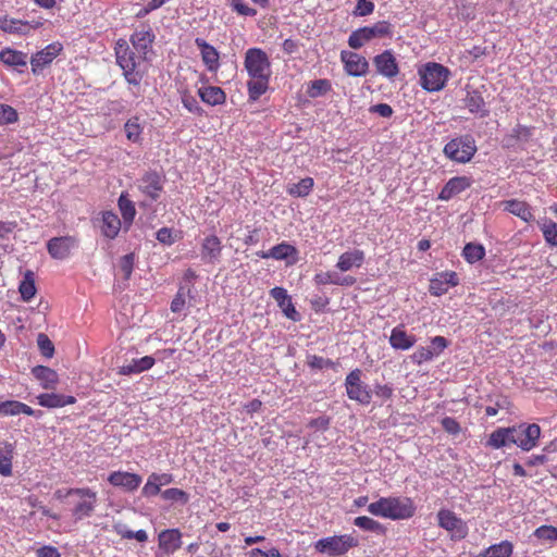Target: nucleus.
Instances as JSON below:
<instances>
[{"label":"nucleus","mask_w":557,"mask_h":557,"mask_svg":"<svg viewBox=\"0 0 557 557\" xmlns=\"http://www.w3.org/2000/svg\"><path fill=\"white\" fill-rule=\"evenodd\" d=\"M368 511L376 517L391 520H405L416 512L411 498L401 496L381 497L368 506Z\"/></svg>","instance_id":"nucleus-1"},{"label":"nucleus","mask_w":557,"mask_h":557,"mask_svg":"<svg viewBox=\"0 0 557 557\" xmlns=\"http://www.w3.org/2000/svg\"><path fill=\"white\" fill-rule=\"evenodd\" d=\"M114 50L116 63L122 69L125 81L129 85L138 86L144 77V74L138 70L143 57L136 54L125 39H119Z\"/></svg>","instance_id":"nucleus-2"},{"label":"nucleus","mask_w":557,"mask_h":557,"mask_svg":"<svg viewBox=\"0 0 557 557\" xmlns=\"http://www.w3.org/2000/svg\"><path fill=\"white\" fill-rule=\"evenodd\" d=\"M418 74L421 87L429 92H435L445 87L450 71L440 63L428 62L419 69Z\"/></svg>","instance_id":"nucleus-3"},{"label":"nucleus","mask_w":557,"mask_h":557,"mask_svg":"<svg viewBox=\"0 0 557 557\" xmlns=\"http://www.w3.org/2000/svg\"><path fill=\"white\" fill-rule=\"evenodd\" d=\"M478 148L472 135H461L449 140L443 149L445 157L457 163H467L475 154Z\"/></svg>","instance_id":"nucleus-4"},{"label":"nucleus","mask_w":557,"mask_h":557,"mask_svg":"<svg viewBox=\"0 0 557 557\" xmlns=\"http://www.w3.org/2000/svg\"><path fill=\"white\" fill-rule=\"evenodd\" d=\"M358 545L359 541L352 534H342L318 540L314 549L330 557H339Z\"/></svg>","instance_id":"nucleus-5"},{"label":"nucleus","mask_w":557,"mask_h":557,"mask_svg":"<svg viewBox=\"0 0 557 557\" xmlns=\"http://www.w3.org/2000/svg\"><path fill=\"white\" fill-rule=\"evenodd\" d=\"M393 26L387 21H380L372 26H364L354 30L348 37V45L352 49H360L374 38L392 37Z\"/></svg>","instance_id":"nucleus-6"},{"label":"nucleus","mask_w":557,"mask_h":557,"mask_svg":"<svg viewBox=\"0 0 557 557\" xmlns=\"http://www.w3.org/2000/svg\"><path fill=\"white\" fill-rule=\"evenodd\" d=\"M361 376L362 371L360 369L350 371L345 379V388L350 400L367 406L372 400V389L361 380Z\"/></svg>","instance_id":"nucleus-7"},{"label":"nucleus","mask_w":557,"mask_h":557,"mask_svg":"<svg viewBox=\"0 0 557 557\" xmlns=\"http://www.w3.org/2000/svg\"><path fill=\"white\" fill-rule=\"evenodd\" d=\"M244 66L249 77L271 76V62L260 48H249L245 53Z\"/></svg>","instance_id":"nucleus-8"},{"label":"nucleus","mask_w":557,"mask_h":557,"mask_svg":"<svg viewBox=\"0 0 557 557\" xmlns=\"http://www.w3.org/2000/svg\"><path fill=\"white\" fill-rule=\"evenodd\" d=\"M76 495L79 500L72 509V515L76 520H83L92 515L97 505V493L88 487L69 488L65 496Z\"/></svg>","instance_id":"nucleus-9"},{"label":"nucleus","mask_w":557,"mask_h":557,"mask_svg":"<svg viewBox=\"0 0 557 557\" xmlns=\"http://www.w3.org/2000/svg\"><path fill=\"white\" fill-rule=\"evenodd\" d=\"M437 523L442 529L450 532L453 539L462 540L468 535L466 522L449 509L443 508L437 512Z\"/></svg>","instance_id":"nucleus-10"},{"label":"nucleus","mask_w":557,"mask_h":557,"mask_svg":"<svg viewBox=\"0 0 557 557\" xmlns=\"http://www.w3.org/2000/svg\"><path fill=\"white\" fill-rule=\"evenodd\" d=\"M256 255L261 259L285 261L287 265H294L298 261L297 248L287 242H282L267 251H258Z\"/></svg>","instance_id":"nucleus-11"},{"label":"nucleus","mask_w":557,"mask_h":557,"mask_svg":"<svg viewBox=\"0 0 557 557\" xmlns=\"http://www.w3.org/2000/svg\"><path fill=\"white\" fill-rule=\"evenodd\" d=\"M62 45L59 42H52L46 46L42 50L36 52L30 58L32 72L35 75L40 74L45 67L50 65L52 61L60 54L62 51Z\"/></svg>","instance_id":"nucleus-12"},{"label":"nucleus","mask_w":557,"mask_h":557,"mask_svg":"<svg viewBox=\"0 0 557 557\" xmlns=\"http://www.w3.org/2000/svg\"><path fill=\"white\" fill-rule=\"evenodd\" d=\"M137 187L144 195L156 201L163 189V180L158 172L149 171L137 181Z\"/></svg>","instance_id":"nucleus-13"},{"label":"nucleus","mask_w":557,"mask_h":557,"mask_svg":"<svg viewBox=\"0 0 557 557\" xmlns=\"http://www.w3.org/2000/svg\"><path fill=\"white\" fill-rule=\"evenodd\" d=\"M517 446L524 451L533 449L541 436V428L536 423H521L517 425Z\"/></svg>","instance_id":"nucleus-14"},{"label":"nucleus","mask_w":557,"mask_h":557,"mask_svg":"<svg viewBox=\"0 0 557 557\" xmlns=\"http://www.w3.org/2000/svg\"><path fill=\"white\" fill-rule=\"evenodd\" d=\"M373 65L377 74L393 79L399 74V66L392 50H384L373 58Z\"/></svg>","instance_id":"nucleus-15"},{"label":"nucleus","mask_w":557,"mask_h":557,"mask_svg":"<svg viewBox=\"0 0 557 557\" xmlns=\"http://www.w3.org/2000/svg\"><path fill=\"white\" fill-rule=\"evenodd\" d=\"M341 60L344 63L346 73L350 76L360 77L368 73L369 62L364 57L356 52L343 50L341 52Z\"/></svg>","instance_id":"nucleus-16"},{"label":"nucleus","mask_w":557,"mask_h":557,"mask_svg":"<svg viewBox=\"0 0 557 557\" xmlns=\"http://www.w3.org/2000/svg\"><path fill=\"white\" fill-rule=\"evenodd\" d=\"M456 285H458V277L456 272H440L430 280L429 290L433 296H442L446 294L450 287Z\"/></svg>","instance_id":"nucleus-17"},{"label":"nucleus","mask_w":557,"mask_h":557,"mask_svg":"<svg viewBox=\"0 0 557 557\" xmlns=\"http://www.w3.org/2000/svg\"><path fill=\"white\" fill-rule=\"evenodd\" d=\"M270 295L277 302V306L282 309L286 318L294 322L300 320V313L296 310L292 298L285 288L278 286L273 287L270 290Z\"/></svg>","instance_id":"nucleus-18"},{"label":"nucleus","mask_w":557,"mask_h":557,"mask_svg":"<svg viewBox=\"0 0 557 557\" xmlns=\"http://www.w3.org/2000/svg\"><path fill=\"white\" fill-rule=\"evenodd\" d=\"M141 476L137 473L114 471L108 476V482L116 487H122L126 492L136 491L141 484Z\"/></svg>","instance_id":"nucleus-19"},{"label":"nucleus","mask_w":557,"mask_h":557,"mask_svg":"<svg viewBox=\"0 0 557 557\" xmlns=\"http://www.w3.org/2000/svg\"><path fill=\"white\" fill-rule=\"evenodd\" d=\"M472 184V180L468 176L451 177L438 194V199L448 201L455 196L468 189Z\"/></svg>","instance_id":"nucleus-20"},{"label":"nucleus","mask_w":557,"mask_h":557,"mask_svg":"<svg viewBox=\"0 0 557 557\" xmlns=\"http://www.w3.org/2000/svg\"><path fill=\"white\" fill-rule=\"evenodd\" d=\"M74 247L75 239L71 236L53 237L47 244L50 256L59 260L67 258Z\"/></svg>","instance_id":"nucleus-21"},{"label":"nucleus","mask_w":557,"mask_h":557,"mask_svg":"<svg viewBox=\"0 0 557 557\" xmlns=\"http://www.w3.org/2000/svg\"><path fill=\"white\" fill-rule=\"evenodd\" d=\"M159 548L166 555L174 554L182 546V533L178 529H166L159 533Z\"/></svg>","instance_id":"nucleus-22"},{"label":"nucleus","mask_w":557,"mask_h":557,"mask_svg":"<svg viewBox=\"0 0 557 557\" xmlns=\"http://www.w3.org/2000/svg\"><path fill=\"white\" fill-rule=\"evenodd\" d=\"M129 40L136 52L143 57V60H147V54L151 51L154 40L151 28L135 32Z\"/></svg>","instance_id":"nucleus-23"},{"label":"nucleus","mask_w":557,"mask_h":557,"mask_svg":"<svg viewBox=\"0 0 557 557\" xmlns=\"http://www.w3.org/2000/svg\"><path fill=\"white\" fill-rule=\"evenodd\" d=\"M222 244L218 236H207L201 244V259L206 263H215L220 260Z\"/></svg>","instance_id":"nucleus-24"},{"label":"nucleus","mask_w":557,"mask_h":557,"mask_svg":"<svg viewBox=\"0 0 557 557\" xmlns=\"http://www.w3.org/2000/svg\"><path fill=\"white\" fill-rule=\"evenodd\" d=\"M195 45L200 50L201 59L205 65L207 66L208 71H216L220 66V57L216 49L213 46L209 45L205 39L199 37L195 39Z\"/></svg>","instance_id":"nucleus-25"},{"label":"nucleus","mask_w":557,"mask_h":557,"mask_svg":"<svg viewBox=\"0 0 557 557\" xmlns=\"http://www.w3.org/2000/svg\"><path fill=\"white\" fill-rule=\"evenodd\" d=\"M364 252L360 249H352L342 253L337 260L336 268L341 272H348L354 268H360L364 262Z\"/></svg>","instance_id":"nucleus-26"},{"label":"nucleus","mask_w":557,"mask_h":557,"mask_svg":"<svg viewBox=\"0 0 557 557\" xmlns=\"http://www.w3.org/2000/svg\"><path fill=\"white\" fill-rule=\"evenodd\" d=\"M465 104L471 113L478 114L480 117H485L490 113L484 98L478 89H467Z\"/></svg>","instance_id":"nucleus-27"},{"label":"nucleus","mask_w":557,"mask_h":557,"mask_svg":"<svg viewBox=\"0 0 557 557\" xmlns=\"http://www.w3.org/2000/svg\"><path fill=\"white\" fill-rule=\"evenodd\" d=\"M37 401L41 407L49 409L62 408L66 405H73L76 403V398L71 395H62L55 393H44L37 396Z\"/></svg>","instance_id":"nucleus-28"},{"label":"nucleus","mask_w":557,"mask_h":557,"mask_svg":"<svg viewBox=\"0 0 557 557\" xmlns=\"http://www.w3.org/2000/svg\"><path fill=\"white\" fill-rule=\"evenodd\" d=\"M416 336L407 334L401 325L392 330L389 344L394 349L408 350L416 344Z\"/></svg>","instance_id":"nucleus-29"},{"label":"nucleus","mask_w":557,"mask_h":557,"mask_svg":"<svg viewBox=\"0 0 557 557\" xmlns=\"http://www.w3.org/2000/svg\"><path fill=\"white\" fill-rule=\"evenodd\" d=\"M32 373L45 389L55 388L59 382L58 373L53 369L45 366H36L33 368Z\"/></svg>","instance_id":"nucleus-30"},{"label":"nucleus","mask_w":557,"mask_h":557,"mask_svg":"<svg viewBox=\"0 0 557 557\" xmlns=\"http://www.w3.org/2000/svg\"><path fill=\"white\" fill-rule=\"evenodd\" d=\"M504 210L520 218L524 222H530L534 219L531 207L521 200L510 199L502 202Z\"/></svg>","instance_id":"nucleus-31"},{"label":"nucleus","mask_w":557,"mask_h":557,"mask_svg":"<svg viewBox=\"0 0 557 557\" xmlns=\"http://www.w3.org/2000/svg\"><path fill=\"white\" fill-rule=\"evenodd\" d=\"M313 281L317 285H341L351 286L356 280L352 276H341L337 272L327 271L319 272L314 275Z\"/></svg>","instance_id":"nucleus-32"},{"label":"nucleus","mask_w":557,"mask_h":557,"mask_svg":"<svg viewBox=\"0 0 557 557\" xmlns=\"http://www.w3.org/2000/svg\"><path fill=\"white\" fill-rule=\"evenodd\" d=\"M154 364V358L145 356L139 359H133L129 363L120 367L119 374L132 375L139 374L144 371L151 369Z\"/></svg>","instance_id":"nucleus-33"},{"label":"nucleus","mask_w":557,"mask_h":557,"mask_svg":"<svg viewBox=\"0 0 557 557\" xmlns=\"http://www.w3.org/2000/svg\"><path fill=\"white\" fill-rule=\"evenodd\" d=\"M533 135V128L524 125H517L510 134H507L504 139V146L507 148L515 147L518 143H527Z\"/></svg>","instance_id":"nucleus-34"},{"label":"nucleus","mask_w":557,"mask_h":557,"mask_svg":"<svg viewBox=\"0 0 557 557\" xmlns=\"http://www.w3.org/2000/svg\"><path fill=\"white\" fill-rule=\"evenodd\" d=\"M198 96L201 101L209 106H219L225 102L226 95L224 90L218 86H206L198 89Z\"/></svg>","instance_id":"nucleus-35"},{"label":"nucleus","mask_w":557,"mask_h":557,"mask_svg":"<svg viewBox=\"0 0 557 557\" xmlns=\"http://www.w3.org/2000/svg\"><path fill=\"white\" fill-rule=\"evenodd\" d=\"M14 456V445L0 441V474L10 476L12 474V460Z\"/></svg>","instance_id":"nucleus-36"},{"label":"nucleus","mask_w":557,"mask_h":557,"mask_svg":"<svg viewBox=\"0 0 557 557\" xmlns=\"http://www.w3.org/2000/svg\"><path fill=\"white\" fill-rule=\"evenodd\" d=\"M0 61L5 65L18 69L27 65V54L11 48H5L0 51Z\"/></svg>","instance_id":"nucleus-37"},{"label":"nucleus","mask_w":557,"mask_h":557,"mask_svg":"<svg viewBox=\"0 0 557 557\" xmlns=\"http://www.w3.org/2000/svg\"><path fill=\"white\" fill-rule=\"evenodd\" d=\"M121 230V220L112 211H106L102 214V234L108 238H115Z\"/></svg>","instance_id":"nucleus-38"},{"label":"nucleus","mask_w":557,"mask_h":557,"mask_svg":"<svg viewBox=\"0 0 557 557\" xmlns=\"http://www.w3.org/2000/svg\"><path fill=\"white\" fill-rule=\"evenodd\" d=\"M271 76L251 77L247 82L248 97L250 101H257L269 88Z\"/></svg>","instance_id":"nucleus-39"},{"label":"nucleus","mask_w":557,"mask_h":557,"mask_svg":"<svg viewBox=\"0 0 557 557\" xmlns=\"http://www.w3.org/2000/svg\"><path fill=\"white\" fill-rule=\"evenodd\" d=\"M117 206L122 214L124 223L129 226L136 215L134 202L128 198L126 193H122L117 200Z\"/></svg>","instance_id":"nucleus-40"},{"label":"nucleus","mask_w":557,"mask_h":557,"mask_svg":"<svg viewBox=\"0 0 557 557\" xmlns=\"http://www.w3.org/2000/svg\"><path fill=\"white\" fill-rule=\"evenodd\" d=\"M35 275L34 272L27 270L24 277L20 283L18 292L24 301H29L36 294Z\"/></svg>","instance_id":"nucleus-41"},{"label":"nucleus","mask_w":557,"mask_h":557,"mask_svg":"<svg viewBox=\"0 0 557 557\" xmlns=\"http://www.w3.org/2000/svg\"><path fill=\"white\" fill-rule=\"evenodd\" d=\"M313 185V178L305 177L298 183L288 184L286 191L293 197H306L311 193Z\"/></svg>","instance_id":"nucleus-42"},{"label":"nucleus","mask_w":557,"mask_h":557,"mask_svg":"<svg viewBox=\"0 0 557 557\" xmlns=\"http://www.w3.org/2000/svg\"><path fill=\"white\" fill-rule=\"evenodd\" d=\"M354 524L364 531L373 532L376 534H384L386 531L382 523L367 516L355 518Z\"/></svg>","instance_id":"nucleus-43"},{"label":"nucleus","mask_w":557,"mask_h":557,"mask_svg":"<svg viewBox=\"0 0 557 557\" xmlns=\"http://www.w3.org/2000/svg\"><path fill=\"white\" fill-rule=\"evenodd\" d=\"M163 485L161 484V481L158 476V473L153 472L147 478V482L145 483L141 494L145 497H153L158 494H161V487Z\"/></svg>","instance_id":"nucleus-44"},{"label":"nucleus","mask_w":557,"mask_h":557,"mask_svg":"<svg viewBox=\"0 0 557 557\" xmlns=\"http://www.w3.org/2000/svg\"><path fill=\"white\" fill-rule=\"evenodd\" d=\"M124 131L129 141L139 143L143 128L137 116L127 120L124 124Z\"/></svg>","instance_id":"nucleus-45"},{"label":"nucleus","mask_w":557,"mask_h":557,"mask_svg":"<svg viewBox=\"0 0 557 557\" xmlns=\"http://www.w3.org/2000/svg\"><path fill=\"white\" fill-rule=\"evenodd\" d=\"M462 256L468 262L474 263L485 256V250L482 245L469 243L465 246Z\"/></svg>","instance_id":"nucleus-46"},{"label":"nucleus","mask_w":557,"mask_h":557,"mask_svg":"<svg viewBox=\"0 0 557 557\" xmlns=\"http://www.w3.org/2000/svg\"><path fill=\"white\" fill-rule=\"evenodd\" d=\"M161 497L164 500H169L172 503H178L182 505L187 504L189 500V495L185 491H183L181 488H176V487H171V488L163 491L161 493Z\"/></svg>","instance_id":"nucleus-47"},{"label":"nucleus","mask_w":557,"mask_h":557,"mask_svg":"<svg viewBox=\"0 0 557 557\" xmlns=\"http://www.w3.org/2000/svg\"><path fill=\"white\" fill-rule=\"evenodd\" d=\"M545 242L553 247H557V223L552 220H545L541 226Z\"/></svg>","instance_id":"nucleus-48"},{"label":"nucleus","mask_w":557,"mask_h":557,"mask_svg":"<svg viewBox=\"0 0 557 557\" xmlns=\"http://www.w3.org/2000/svg\"><path fill=\"white\" fill-rule=\"evenodd\" d=\"M506 428H497L490 434L486 446L493 449L506 447Z\"/></svg>","instance_id":"nucleus-49"},{"label":"nucleus","mask_w":557,"mask_h":557,"mask_svg":"<svg viewBox=\"0 0 557 557\" xmlns=\"http://www.w3.org/2000/svg\"><path fill=\"white\" fill-rule=\"evenodd\" d=\"M331 89V83L327 79H315L309 86L307 92L309 97L317 98L323 96Z\"/></svg>","instance_id":"nucleus-50"},{"label":"nucleus","mask_w":557,"mask_h":557,"mask_svg":"<svg viewBox=\"0 0 557 557\" xmlns=\"http://www.w3.org/2000/svg\"><path fill=\"white\" fill-rule=\"evenodd\" d=\"M533 536L541 541L553 543L557 541V528L553 525H541L533 532Z\"/></svg>","instance_id":"nucleus-51"},{"label":"nucleus","mask_w":557,"mask_h":557,"mask_svg":"<svg viewBox=\"0 0 557 557\" xmlns=\"http://www.w3.org/2000/svg\"><path fill=\"white\" fill-rule=\"evenodd\" d=\"M17 120L18 114L13 107L0 103V125L13 124L17 122Z\"/></svg>","instance_id":"nucleus-52"},{"label":"nucleus","mask_w":557,"mask_h":557,"mask_svg":"<svg viewBox=\"0 0 557 557\" xmlns=\"http://www.w3.org/2000/svg\"><path fill=\"white\" fill-rule=\"evenodd\" d=\"M37 345H38V348L44 357L51 358L53 356L54 345L46 334H44V333L38 334Z\"/></svg>","instance_id":"nucleus-53"},{"label":"nucleus","mask_w":557,"mask_h":557,"mask_svg":"<svg viewBox=\"0 0 557 557\" xmlns=\"http://www.w3.org/2000/svg\"><path fill=\"white\" fill-rule=\"evenodd\" d=\"M182 103L190 113L202 115L203 109L199 106L197 99L188 92L182 95Z\"/></svg>","instance_id":"nucleus-54"},{"label":"nucleus","mask_w":557,"mask_h":557,"mask_svg":"<svg viewBox=\"0 0 557 557\" xmlns=\"http://www.w3.org/2000/svg\"><path fill=\"white\" fill-rule=\"evenodd\" d=\"M449 345V342L444 336H435L430 341V346L433 357H438Z\"/></svg>","instance_id":"nucleus-55"},{"label":"nucleus","mask_w":557,"mask_h":557,"mask_svg":"<svg viewBox=\"0 0 557 557\" xmlns=\"http://www.w3.org/2000/svg\"><path fill=\"white\" fill-rule=\"evenodd\" d=\"M307 363L311 369H314V370H322L325 368H334L335 367V363L331 359H325L323 357L315 356V355L308 356Z\"/></svg>","instance_id":"nucleus-56"},{"label":"nucleus","mask_w":557,"mask_h":557,"mask_svg":"<svg viewBox=\"0 0 557 557\" xmlns=\"http://www.w3.org/2000/svg\"><path fill=\"white\" fill-rule=\"evenodd\" d=\"M230 7L243 16H255L257 14V11L248 7L244 0H230Z\"/></svg>","instance_id":"nucleus-57"},{"label":"nucleus","mask_w":557,"mask_h":557,"mask_svg":"<svg viewBox=\"0 0 557 557\" xmlns=\"http://www.w3.org/2000/svg\"><path fill=\"white\" fill-rule=\"evenodd\" d=\"M434 357L431 352V349L428 347H419L416 349V351L411 355V360L413 363L422 364L424 362L433 360Z\"/></svg>","instance_id":"nucleus-58"},{"label":"nucleus","mask_w":557,"mask_h":557,"mask_svg":"<svg viewBox=\"0 0 557 557\" xmlns=\"http://www.w3.org/2000/svg\"><path fill=\"white\" fill-rule=\"evenodd\" d=\"M18 400L0 401V414L5 417L18 416Z\"/></svg>","instance_id":"nucleus-59"},{"label":"nucleus","mask_w":557,"mask_h":557,"mask_svg":"<svg viewBox=\"0 0 557 557\" xmlns=\"http://www.w3.org/2000/svg\"><path fill=\"white\" fill-rule=\"evenodd\" d=\"M133 268H134V255L127 253V255L123 256L120 260V270L123 272L125 280H128L131 277Z\"/></svg>","instance_id":"nucleus-60"},{"label":"nucleus","mask_w":557,"mask_h":557,"mask_svg":"<svg viewBox=\"0 0 557 557\" xmlns=\"http://www.w3.org/2000/svg\"><path fill=\"white\" fill-rule=\"evenodd\" d=\"M374 11V3L369 0H357V4L354 11L356 16H367Z\"/></svg>","instance_id":"nucleus-61"},{"label":"nucleus","mask_w":557,"mask_h":557,"mask_svg":"<svg viewBox=\"0 0 557 557\" xmlns=\"http://www.w3.org/2000/svg\"><path fill=\"white\" fill-rule=\"evenodd\" d=\"M394 389L388 384H375L372 389V395L374 394L376 397L382 398L384 400L391 399L393 397Z\"/></svg>","instance_id":"nucleus-62"},{"label":"nucleus","mask_w":557,"mask_h":557,"mask_svg":"<svg viewBox=\"0 0 557 557\" xmlns=\"http://www.w3.org/2000/svg\"><path fill=\"white\" fill-rule=\"evenodd\" d=\"M156 237L161 244H164L168 246L174 244V242H175L172 230L169 227H161L157 232Z\"/></svg>","instance_id":"nucleus-63"},{"label":"nucleus","mask_w":557,"mask_h":557,"mask_svg":"<svg viewBox=\"0 0 557 557\" xmlns=\"http://www.w3.org/2000/svg\"><path fill=\"white\" fill-rule=\"evenodd\" d=\"M36 555L37 557H61L58 548L51 545H45L38 548Z\"/></svg>","instance_id":"nucleus-64"}]
</instances>
